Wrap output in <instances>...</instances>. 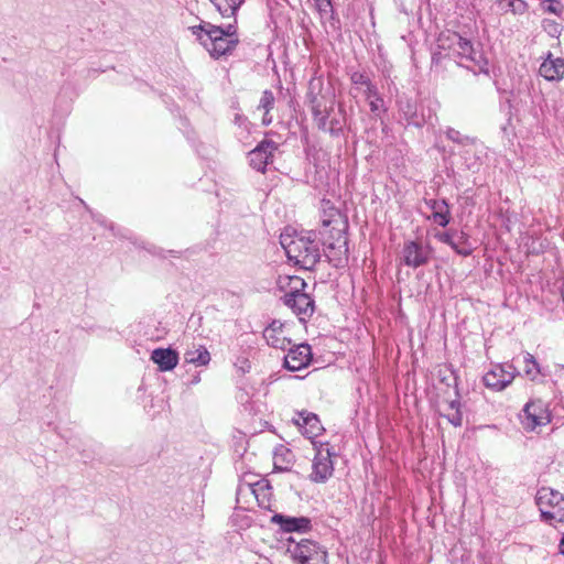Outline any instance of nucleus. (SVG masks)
Here are the masks:
<instances>
[{
    "label": "nucleus",
    "mask_w": 564,
    "mask_h": 564,
    "mask_svg": "<svg viewBox=\"0 0 564 564\" xmlns=\"http://www.w3.org/2000/svg\"><path fill=\"white\" fill-rule=\"evenodd\" d=\"M189 30L214 58L230 53L239 43L237 20L221 26L202 22L198 25L191 26Z\"/></svg>",
    "instance_id": "obj_1"
},
{
    "label": "nucleus",
    "mask_w": 564,
    "mask_h": 564,
    "mask_svg": "<svg viewBox=\"0 0 564 564\" xmlns=\"http://www.w3.org/2000/svg\"><path fill=\"white\" fill-rule=\"evenodd\" d=\"M316 454L312 464L311 480L314 482H325L332 477L334 471V463L332 457L336 456L328 443L313 442Z\"/></svg>",
    "instance_id": "obj_7"
},
{
    "label": "nucleus",
    "mask_w": 564,
    "mask_h": 564,
    "mask_svg": "<svg viewBox=\"0 0 564 564\" xmlns=\"http://www.w3.org/2000/svg\"><path fill=\"white\" fill-rule=\"evenodd\" d=\"M93 215V219L96 221V223H99L100 225L102 226H106L107 224V220L106 218L100 215V214H91Z\"/></svg>",
    "instance_id": "obj_35"
},
{
    "label": "nucleus",
    "mask_w": 564,
    "mask_h": 564,
    "mask_svg": "<svg viewBox=\"0 0 564 564\" xmlns=\"http://www.w3.org/2000/svg\"><path fill=\"white\" fill-rule=\"evenodd\" d=\"M539 74L547 82L562 80L564 77V58L554 57L551 52H547L539 67Z\"/></svg>",
    "instance_id": "obj_17"
},
{
    "label": "nucleus",
    "mask_w": 564,
    "mask_h": 564,
    "mask_svg": "<svg viewBox=\"0 0 564 564\" xmlns=\"http://www.w3.org/2000/svg\"><path fill=\"white\" fill-rule=\"evenodd\" d=\"M435 238L443 242V243H446L448 246H451L452 249H454V245H455V231L453 230H449V231H445V232H437L435 235Z\"/></svg>",
    "instance_id": "obj_31"
},
{
    "label": "nucleus",
    "mask_w": 564,
    "mask_h": 564,
    "mask_svg": "<svg viewBox=\"0 0 564 564\" xmlns=\"http://www.w3.org/2000/svg\"><path fill=\"white\" fill-rule=\"evenodd\" d=\"M323 225H324V226H328V225H329V220H324V221H323Z\"/></svg>",
    "instance_id": "obj_40"
},
{
    "label": "nucleus",
    "mask_w": 564,
    "mask_h": 564,
    "mask_svg": "<svg viewBox=\"0 0 564 564\" xmlns=\"http://www.w3.org/2000/svg\"><path fill=\"white\" fill-rule=\"evenodd\" d=\"M109 229L112 230V231L115 230V227H113L112 224L109 225Z\"/></svg>",
    "instance_id": "obj_41"
},
{
    "label": "nucleus",
    "mask_w": 564,
    "mask_h": 564,
    "mask_svg": "<svg viewBox=\"0 0 564 564\" xmlns=\"http://www.w3.org/2000/svg\"><path fill=\"white\" fill-rule=\"evenodd\" d=\"M278 150V144L270 139H263L248 154L250 166L261 173L265 172L268 164L272 163L273 154Z\"/></svg>",
    "instance_id": "obj_12"
},
{
    "label": "nucleus",
    "mask_w": 564,
    "mask_h": 564,
    "mask_svg": "<svg viewBox=\"0 0 564 564\" xmlns=\"http://www.w3.org/2000/svg\"><path fill=\"white\" fill-rule=\"evenodd\" d=\"M516 369L512 365H495L482 377L484 384L494 391H502L514 379Z\"/></svg>",
    "instance_id": "obj_11"
},
{
    "label": "nucleus",
    "mask_w": 564,
    "mask_h": 564,
    "mask_svg": "<svg viewBox=\"0 0 564 564\" xmlns=\"http://www.w3.org/2000/svg\"><path fill=\"white\" fill-rule=\"evenodd\" d=\"M150 359L158 365L160 371H171L178 364V352L172 348H155Z\"/></svg>",
    "instance_id": "obj_21"
},
{
    "label": "nucleus",
    "mask_w": 564,
    "mask_h": 564,
    "mask_svg": "<svg viewBox=\"0 0 564 564\" xmlns=\"http://www.w3.org/2000/svg\"><path fill=\"white\" fill-rule=\"evenodd\" d=\"M524 362H525V373L532 378H534L539 372H540V369H539V365L538 362L535 361L534 357L527 352L524 355Z\"/></svg>",
    "instance_id": "obj_29"
},
{
    "label": "nucleus",
    "mask_w": 564,
    "mask_h": 564,
    "mask_svg": "<svg viewBox=\"0 0 564 564\" xmlns=\"http://www.w3.org/2000/svg\"><path fill=\"white\" fill-rule=\"evenodd\" d=\"M453 250L463 257H468L473 253L474 247L470 245L469 236L466 232L455 230V245Z\"/></svg>",
    "instance_id": "obj_25"
},
{
    "label": "nucleus",
    "mask_w": 564,
    "mask_h": 564,
    "mask_svg": "<svg viewBox=\"0 0 564 564\" xmlns=\"http://www.w3.org/2000/svg\"><path fill=\"white\" fill-rule=\"evenodd\" d=\"M272 121V117L268 115V112L265 111L264 116H263V119H262V123L268 126L270 124Z\"/></svg>",
    "instance_id": "obj_37"
},
{
    "label": "nucleus",
    "mask_w": 564,
    "mask_h": 564,
    "mask_svg": "<svg viewBox=\"0 0 564 564\" xmlns=\"http://www.w3.org/2000/svg\"><path fill=\"white\" fill-rule=\"evenodd\" d=\"M288 552L297 564H328L327 551L310 539H289Z\"/></svg>",
    "instance_id": "obj_6"
},
{
    "label": "nucleus",
    "mask_w": 564,
    "mask_h": 564,
    "mask_svg": "<svg viewBox=\"0 0 564 564\" xmlns=\"http://www.w3.org/2000/svg\"><path fill=\"white\" fill-rule=\"evenodd\" d=\"M445 134L449 140L462 145H469L475 143L474 138L462 135L460 132L455 130L454 128H447Z\"/></svg>",
    "instance_id": "obj_27"
},
{
    "label": "nucleus",
    "mask_w": 564,
    "mask_h": 564,
    "mask_svg": "<svg viewBox=\"0 0 564 564\" xmlns=\"http://www.w3.org/2000/svg\"><path fill=\"white\" fill-rule=\"evenodd\" d=\"M437 47L447 51L448 55L458 56L474 63V66L466 67L475 74H488V62L481 53L476 52L471 42L456 32L442 33L437 40Z\"/></svg>",
    "instance_id": "obj_2"
},
{
    "label": "nucleus",
    "mask_w": 564,
    "mask_h": 564,
    "mask_svg": "<svg viewBox=\"0 0 564 564\" xmlns=\"http://www.w3.org/2000/svg\"><path fill=\"white\" fill-rule=\"evenodd\" d=\"M535 502L541 512L542 521L555 525L564 523V495L557 490L542 487L538 490Z\"/></svg>",
    "instance_id": "obj_5"
},
{
    "label": "nucleus",
    "mask_w": 564,
    "mask_h": 564,
    "mask_svg": "<svg viewBox=\"0 0 564 564\" xmlns=\"http://www.w3.org/2000/svg\"><path fill=\"white\" fill-rule=\"evenodd\" d=\"M520 417L523 427L528 431H534L538 426H544L551 422V414L542 400L528 402Z\"/></svg>",
    "instance_id": "obj_10"
},
{
    "label": "nucleus",
    "mask_w": 564,
    "mask_h": 564,
    "mask_svg": "<svg viewBox=\"0 0 564 564\" xmlns=\"http://www.w3.org/2000/svg\"><path fill=\"white\" fill-rule=\"evenodd\" d=\"M315 2L321 14L334 13L332 0H315Z\"/></svg>",
    "instance_id": "obj_33"
},
{
    "label": "nucleus",
    "mask_w": 564,
    "mask_h": 564,
    "mask_svg": "<svg viewBox=\"0 0 564 564\" xmlns=\"http://www.w3.org/2000/svg\"><path fill=\"white\" fill-rule=\"evenodd\" d=\"M284 325L280 321H272L269 326L263 330V338L267 344L273 348L286 350L291 345V340L284 336Z\"/></svg>",
    "instance_id": "obj_19"
},
{
    "label": "nucleus",
    "mask_w": 564,
    "mask_h": 564,
    "mask_svg": "<svg viewBox=\"0 0 564 564\" xmlns=\"http://www.w3.org/2000/svg\"><path fill=\"white\" fill-rule=\"evenodd\" d=\"M297 419H294V423L303 430V434L307 438H314L318 436L324 427L321 424L318 416L315 413L302 411Z\"/></svg>",
    "instance_id": "obj_20"
},
{
    "label": "nucleus",
    "mask_w": 564,
    "mask_h": 564,
    "mask_svg": "<svg viewBox=\"0 0 564 564\" xmlns=\"http://www.w3.org/2000/svg\"><path fill=\"white\" fill-rule=\"evenodd\" d=\"M431 249L417 241H406L402 248V262L404 265L416 269L429 263Z\"/></svg>",
    "instance_id": "obj_13"
},
{
    "label": "nucleus",
    "mask_w": 564,
    "mask_h": 564,
    "mask_svg": "<svg viewBox=\"0 0 564 564\" xmlns=\"http://www.w3.org/2000/svg\"><path fill=\"white\" fill-rule=\"evenodd\" d=\"M558 552H560V554L564 555V533H563V536L560 540Z\"/></svg>",
    "instance_id": "obj_38"
},
{
    "label": "nucleus",
    "mask_w": 564,
    "mask_h": 564,
    "mask_svg": "<svg viewBox=\"0 0 564 564\" xmlns=\"http://www.w3.org/2000/svg\"><path fill=\"white\" fill-rule=\"evenodd\" d=\"M530 240H531L530 242L525 243L529 253L539 254V253L543 252L544 245L542 241H540L539 239H535V238H530Z\"/></svg>",
    "instance_id": "obj_32"
},
{
    "label": "nucleus",
    "mask_w": 564,
    "mask_h": 564,
    "mask_svg": "<svg viewBox=\"0 0 564 564\" xmlns=\"http://www.w3.org/2000/svg\"><path fill=\"white\" fill-rule=\"evenodd\" d=\"M459 405H460V403L458 400H453L449 402L448 406L454 412V411H456V409H459Z\"/></svg>",
    "instance_id": "obj_36"
},
{
    "label": "nucleus",
    "mask_w": 564,
    "mask_h": 564,
    "mask_svg": "<svg viewBox=\"0 0 564 564\" xmlns=\"http://www.w3.org/2000/svg\"><path fill=\"white\" fill-rule=\"evenodd\" d=\"M210 360V354L204 345L192 344L184 352V361L196 367L207 366Z\"/></svg>",
    "instance_id": "obj_23"
},
{
    "label": "nucleus",
    "mask_w": 564,
    "mask_h": 564,
    "mask_svg": "<svg viewBox=\"0 0 564 564\" xmlns=\"http://www.w3.org/2000/svg\"><path fill=\"white\" fill-rule=\"evenodd\" d=\"M350 80L356 89H362V94L366 99L376 97L375 100H370V111L375 117H379L381 112H387L388 108L384 105V100L380 95L378 87L371 82L367 74L354 72L350 75Z\"/></svg>",
    "instance_id": "obj_9"
},
{
    "label": "nucleus",
    "mask_w": 564,
    "mask_h": 564,
    "mask_svg": "<svg viewBox=\"0 0 564 564\" xmlns=\"http://www.w3.org/2000/svg\"><path fill=\"white\" fill-rule=\"evenodd\" d=\"M398 110L408 126L421 128L424 124L423 116L417 113L416 102L406 96H400L397 100Z\"/></svg>",
    "instance_id": "obj_18"
},
{
    "label": "nucleus",
    "mask_w": 564,
    "mask_h": 564,
    "mask_svg": "<svg viewBox=\"0 0 564 564\" xmlns=\"http://www.w3.org/2000/svg\"><path fill=\"white\" fill-rule=\"evenodd\" d=\"M446 419L455 427L462 426L463 424V415L459 409H456V411L446 414Z\"/></svg>",
    "instance_id": "obj_34"
},
{
    "label": "nucleus",
    "mask_w": 564,
    "mask_h": 564,
    "mask_svg": "<svg viewBox=\"0 0 564 564\" xmlns=\"http://www.w3.org/2000/svg\"><path fill=\"white\" fill-rule=\"evenodd\" d=\"M542 28L550 36L555 39H558L563 31V25L552 19H544Z\"/></svg>",
    "instance_id": "obj_26"
},
{
    "label": "nucleus",
    "mask_w": 564,
    "mask_h": 564,
    "mask_svg": "<svg viewBox=\"0 0 564 564\" xmlns=\"http://www.w3.org/2000/svg\"><path fill=\"white\" fill-rule=\"evenodd\" d=\"M337 234L336 243L326 247L325 257L334 268L339 269L348 263V239L341 229Z\"/></svg>",
    "instance_id": "obj_15"
},
{
    "label": "nucleus",
    "mask_w": 564,
    "mask_h": 564,
    "mask_svg": "<svg viewBox=\"0 0 564 564\" xmlns=\"http://www.w3.org/2000/svg\"><path fill=\"white\" fill-rule=\"evenodd\" d=\"M542 10L546 13H552L556 15H561L563 12V4L560 0H544L541 3Z\"/></svg>",
    "instance_id": "obj_28"
},
{
    "label": "nucleus",
    "mask_w": 564,
    "mask_h": 564,
    "mask_svg": "<svg viewBox=\"0 0 564 564\" xmlns=\"http://www.w3.org/2000/svg\"><path fill=\"white\" fill-rule=\"evenodd\" d=\"M200 381V376L199 373L193 376L192 380L189 381V384L194 386V384H197L198 382Z\"/></svg>",
    "instance_id": "obj_39"
},
{
    "label": "nucleus",
    "mask_w": 564,
    "mask_h": 564,
    "mask_svg": "<svg viewBox=\"0 0 564 564\" xmlns=\"http://www.w3.org/2000/svg\"><path fill=\"white\" fill-rule=\"evenodd\" d=\"M223 18L237 20L236 15L245 0H209Z\"/></svg>",
    "instance_id": "obj_24"
},
{
    "label": "nucleus",
    "mask_w": 564,
    "mask_h": 564,
    "mask_svg": "<svg viewBox=\"0 0 564 564\" xmlns=\"http://www.w3.org/2000/svg\"><path fill=\"white\" fill-rule=\"evenodd\" d=\"M425 205L432 210L431 218L442 227H446L452 217L446 199H425Z\"/></svg>",
    "instance_id": "obj_22"
},
{
    "label": "nucleus",
    "mask_w": 564,
    "mask_h": 564,
    "mask_svg": "<svg viewBox=\"0 0 564 564\" xmlns=\"http://www.w3.org/2000/svg\"><path fill=\"white\" fill-rule=\"evenodd\" d=\"M312 104V115L316 127L332 137H339L343 133L345 120L344 117L329 118L330 111L334 110V102L326 106L321 100L314 99Z\"/></svg>",
    "instance_id": "obj_8"
},
{
    "label": "nucleus",
    "mask_w": 564,
    "mask_h": 564,
    "mask_svg": "<svg viewBox=\"0 0 564 564\" xmlns=\"http://www.w3.org/2000/svg\"><path fill=\"white\" fill-rule=\"evenodd\" d=\"M288 354L284 357L283 366L290 371H299L306 368L313 358L312 348L303 343L286 348Z\"/></svg>",
    "instance_id": "obj_14"
},
{
    "label": "nucleus",
    "mask_w": 564,
    "mask_h": 564,
    "mask_svg": "<svg viewBox=\"0 0 564 564\" xmlns=\"http://www.w3.org/2000/svg\"><path fill=\"white\" fill-rule=\"evenodd\" d=\"M307 283L300 276L289 278V290L281 297L282 303L289 307L301 322H305L315 312L314 299L305 292Z\"/></svg>",
    "instance_id": "obj_4"
},
{
    "label": "nucleus",
    "mask_w": 564,
    "mask_h": 564,
    "mask_svg": "<svg viewBox=\"0 0 564 564\" xmlns=\"http://www.w3.org/2000/svg\"><path fill=\"white\" fill-rule=\"evenodd\" d=\"M271 523L279 525L283 532L307 533L312 530V520L307 517H291L283 513H274Z\"/></svg>",
    "instance_id": "obj_16"
},
{
    "label": "nucleus",
    "mask_w": 564,
    "mask_h": 564,
    "mask_svg": "<svg viewBox=\"0 0 564 564\" xmlns=\"http://www.w3.org/2000/svg\"><path fill=\"white\" fill-rule=\"evenodd\" d=\"M375 99H376V97H370V99H367V100L370 102V100H375Z\"/></svg>",
    "instance_id": "obj_42"
},
{
    "label": "nucleus",
    "mask_w": 564,
    "mask_h": 564,
    "mask_svg": "<svg viewBox=\"0 0 564 564\" xmlns=\"http://www.w3.org/2000/svg\"><path fill=\"white\" fill-rule=\"evenodd\" d=\"M273 104H274L273 93L271 90H264L261 96V99H260L259 108H262L267 112H269V110L272 109Z\"/></svg>",
    "instance_id": "obj_30"
},
{
    "label": "nucleus",
    "mask_w": 564,
    "mask_h": 564,
    "mask_svg": "<svg viewBox=\"0 0 564 564\" xmlns=\"http://www.w3.org/2000/svg\"><path fill=\"white\" fill-rule=\"evenodd\" d=\"M290 261L305 270H313L321 260V250L316 241V235L301 236L283 245Z\"/></svg>",
    "instance_id": "obj_3"
}]
</instances>
